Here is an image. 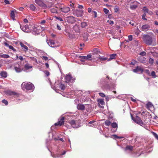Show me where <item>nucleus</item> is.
Listing matches in <instances>:
<instances>
[{"label":"nucleus","mask_w":158,"mask_h":158,"mask_svg":"<svg viewBox=\"0 0 158 158\" xmlns=\"http://www.w3.org/2000/svg\"><path fill=\"white\" fill-rule=\"evenodd\" d=\"M150 27L149 25L146 24L142 26L141 28V30L143 31H146L150 30Z\"/></svg>","instance_id":"15"},{"label":"nucleus","mask_w":158,"mask_h":158,"mask_svg":"<svg viewBox=\"0 0 158 158\" xmlns=\"http://www.w3.org/2000/svg\"><path fill=\"white\" fill-rule=\"evenodd\" d=\"M107 58L106 57H105L102 56H100L98 59L100 60V61H105L107 60Z\"/></svg>","instance_id":"34"},{"label":"nucleus","mask_w":158,"mask_h":158,"mask_svg":"<svg viewBox=\"0 0 158 158\" xmlns=\"http://www.w3.org/2000/svg\"><path fill=\"white\" fill-rule=\"evenodd\" d=\"M0 75L2 77L5 78L7 76V73L6 72L2 71L0 73Z\"/></svg>","instance_id":"24"},{"label":"nucleus","mask_w":158,"mask_h":158,"mask_svg":"<svg viewBox=\"0 0 158 158\" xmlns=\"http://www.w3.org/2000/svg\"><path fill=\"white\" fill-rule=\"evenodd\" d=\"M92 55L90 54H88L87 56H79V58L81 59V61H84L83 60H91L92 59L91 58H92Z\"/></svg>","instance_id":"6"},{"label":"nucleus","mask_w":158,"mask_h":158,"mask_svg":"<svg viewBox=\"0 0 158 158\" xmlns=\"http://www.w3.org/2000/svg\"><path fill=\"white\" fill-rule=\"evenodd\" d=\"M139 55L141 56H144L146 55V53L144 52H142L139 53Z\"/></svg>","instance_id":"44"},{"label":"nucleus","mask_w":158,"mask_h":158,"mask_svg":"<svg viewBox=\"0 0 158 158\" xmlns=\"http://www.w3.org/2000/svg\"><path fill=\"white\" fill-rule=\"evenodd\" d=\"M66 152L64 151L62 153L61 155H59L58 154H52V156L54 158H61V156L62 155H64L65 154Z\"/></svg>","instance_id":"21"},{"label":"nucleus","mask_w":158,"mask_h":158,"mask_svg":"<svg viewBox=\"0 0 158 158\" xmlns=\"http://www.w3.org/2000/svg\"><path fill=\"white\" fill-rule=\"evenodd\" d=\"M2 102L3 103H4L6 105L8 104V102L6 100H5V99L3 100L2 101Z\"/></svg>","instance_id":"48"},{"label":"nucleus","mask_w":158,"mask_h":158,"mask_svg":"<svg viewBox=\"0 0 158 158\" xmlns=\"http://www.w3.org/2000/svg\"><path fill=\"white\" fill-rule=\"evenodd\" d=\"M153 32L156 34V35H158V30L154 29L153 31Z\"/></svg>","instance_id":"54"},{"label":"nucleus","mask_w":158,"mask_h":158,"mask_svg":"<svg viewBox=\"0 0 158 158\" xmlns=\"http://www.w3.org/2000/svg\"><path fill=\"white\" fill-rule=\"evenodd\" d=\"M65 32L66 33L65 35H67L69 38H73V37L74 36L73 35L69 32L67 30H66Z\"/></svg>","instance_id":"25"},{"label":"nucleus","mask_w":158,"mask_h":158,"mask_svg":"<svg viewBox=\"0 0 158 158\" xmlns=\"http://www.w3.org/2000/svg\"><path fill=\"white\" fill-rule=\"evenodd\" d=\"M131 118L136 123L139 124H143V122L142 121L140 118L138 116H136L135 118H134L131 116Z\"/></svg>","instance_id":"10"},{"label":"nucleus","mask_w":158,"mask_h":158,"mask_svg":"<svg viewBox=\"0 0 158 158\" xmlns=\"http://www.w3.org/2000/svg\"><path fill=\"white\" fill-rule=\"evenodd\" d=\"M133 71L135 73H138L139 71L142 73L143 71V70L141 67L138 66L135 69L133 70Z\"/></svg>","instance_id":"19"},{"label":"nucleus","mask_w":158,"mask_h":158,"mask_svg":"<svg viewBox=\"0 0 158 158\" xmlns=\"http://www.w3.org/2000/svg\"><path fill=\"white\" fill-rule=\"evenodd\" d=\"M105 124L106 125L109 126L111 124V122L109 120H107L105 122Z\"/></svg>","instance_id":"41"},{"label":"nucleus","mask_w":158,"mask_h":158,"mask_svg":"<svg viewBox=\"0 0 158 158\" xmlns=\"http://www.w3.org/2000/svg\"><path fill=\"white\" fill-rule=\"evenodd\" d=\"M150 76H152L153 78H155L156 77L155 72L152 71Z\"/></svg>","instance_id":"38"},{"label":"nucleus","mask_w":158,"mask_h":158,"mask_svg":"<svg viewBox=\"0 0 158 158\" xmlns=\"http://www.w3.org/2000/svg\"><path fill=\"white\" fill-rule=\"evenodd\" d=\"M112 138H114V139H121V138H123V137H122V136H118L117 135H112Z\"/></svg>","instance_id":"30"},{"label":"nucleus","mask_w":158,"mask_h":158,"mask_svg":"<svg viewBox=\"0 0 158 158\" xmlns=\"http://www.w3.org/2000/svg\"><path fill=\"white\" fill-rule=\"evenodd\" d=\"M51 11L52 13H56L57 12V8L56 7L52 8L51 9Z\"/></svg>","instance_id":"29"},{"label":"nucleus","mask_w":158,"mask_h":158,"mask_svg":"<svg viewBox=\"0 0 158 158\" xmlns=\"http://www.w3.org/2000/svg\"><path fill=\"white\" fill-rule=\"evenodd\" d=\"M15 11H12L10 13V16L12 19L14 20L15 19Z\"/></svg>","instance_id":"33"},{"label":"nucleus","mask_w":158,"mask_h":158,"mask_svg":"<svg viewBox=\"0 0 158 158\" xmlns=\"http://www.w3.org/2000/svg\"><path fill=\"white\" fill-rule=\"evenodd\" d=\"M99 95H100V96L101 97H105V95L103 93H99Z\"/></svg>","instance_id":"49"},{"label":"nucleus","mask_w":158,"mask_h":158,"mask_svg":"<svg viewBox=\"0 0 158 158\" xmlns=\"http://www.w3.org/2000/svg\"><path fill=\"white\" fill-rule=\"evenodd\" d=\"M128 39L130 41H131L132 40V36L131 35H129L128 36Z\"/></svg>","instance_id":"53"},{"label":"nucleus","mask_w":158,"mask_h":158,"mask_svg":"<svg viewBox=\"0 0 158 158\" xmlns=\"http://www.w3.org/2000/svg\"><path fill=\"white\" fill-rule=\"evenodd\" d=\"M22 87L23 89L33 91L34 89V85L30 82H24L22 84Z\"/></svg>","instance_id":"2"},{"label":"nucleus","mask_w":158,"mask_h":158,"mask_svg":"<svg viewBox=\"0 0 158 158\" xmlns=\"http://www.w3.org/2000/svg\"><path fill=\"white\" fill-rule=\"evenodd\" d=\"M138 60L143 64H145L147 62L146 58L143 56H139L137 58Z\"/></svg>","instance_id":"13"},{"label":"nucleus","mask_w":158,"mask_h":158,"mask_svg":"<svg viewBox=\"0 0 158 158\" xmlns=\"http://www.w3.org/2000/svg\"><path fill=\"white\" fill-rule=\"evenodd\" d=\"M4 2L6 4H9L10 3L9 1L8 0H5Z\"/></svg>","instance_id":"61"},{"label":"nucleus","mask_w":158,"mask_h":158,"mask_svg":"<svg viewBox=\"0 0 158 158\" xmlns=\"http://www.w3.org/2000/svg\"><path fill=\"white\" fill-rule=\"evenodd\" d=\"M149 63L151 65H152L153 64L154 62V60L153 59L150 58L149 59Z\"/></svg>","instance_id":"40"},{"label":"nucleus","mask_w":158,"mask_h":158,"mask_svg":"<svg viewBox=\"0 0 158 158\" xmlns=\"http://www.w3.org/2000/svg\"><path fill=\"white\" fill-rule=\"evenodd\" d=\"M68 20L70 23H72L74 20V18L72 16H70L68 18Z\"/></svg>","instance_id":"27"},{"label":"nucleus","mask_w":158,"mask_h":158,"mask_svg":"<svg viewBox=\"0 0 158 158\" xmlns=\"http://www.w3.org/2000/svg\"><path fill=\"white\" fill-rule=\"evenodd\" d=\"M59 87H60V88L62 90H64L65 88V86L64 85H63L62 84H61L60 85Z\"/></svg>","instance_id":"35"},{"label":"nucleus","mask_w":158,"mask_h":158,"mask_svg":"<svg viewBox=\"0 0 158 158\" xmlns=\"http://www.w3.org/2000/svg\"><path fill=\"white\" fill-rule=\"evenodd\" d=\"M87 10L88 12L89 13L91 12L92 10V9L91 8H88Z\"/></svg>","instance_id":"56"},{"label":"nucleus","mask_w":158,"mask_h":158,"mask_svg":"<svg viewBox=\"0 0 158 158\" xmlns=\"http://www.w3.org/2000/svg\"><path fill=\"white\" fill-rule=\"evenodd\" d=\"M138 3L137 2H134L133 4L131 5L130 6V8L132 10L135 9L138 6Z\"/></svg>","instance_id":"20"},{"label":"nucleus","mask_w":158,"mask_h":158,"mask_svg":"<svg viewBox=\"0 0 158 158\" xmlns=\"http://www.w3.org/2000/svg\"><path fill=\"white\" fill-rule=\"evenodd\" d=\"M103 11L106 14H107L108 13L109 10L107 9L104 8L103 9Z\"/></svg>","instance_id":"47"},{"label":"nucleus","mask_w":158,"mask_h":158,"mask_svg":"<svg viewBox=\"0 0 158 158\" xmlns=\"http://www.w3.org/2000/svg\"><path fill=\"white\" fill-rule=\"evenodd\" d=\"M83 36H84V40L85 41H87L88 40V37H87V36H86V37H84V35Z\"/></svg>","instance_id":"63"},{"label":"nucleus","mask_w":158,"mask_h":158,"mask_svg":"<svg viewBox=\"0 0 158 158\" xmlns=\"http://www.w3.org/2000/svg\"><path fill=\"white\" fill-rule=\"evenodd\" d=\"M44 29V28L40 26H37L33 29V33L35 35L38 34Z\"/></svg>","instance_id":"5"},{"label":"nucleus","mask_w":158,"mask_h":158,"mask_svg":"<svg viewBox=\"0 0 158 158\" xmlns=\"http://www.w3.org/2000/svg\"><path fill=\"white\" fill-rule=\"evenodd\" d=\"M45 74L47 76H48L49 75V73L48 71H46L45 72Z\"/></svg>","instance_id":"64"},{"label":"nucleus","mask_w":158,"mask_h":158,"mask_svg":"<svg viewBox=\"0 0 158 158\" xmlns=\"http://www.w3.org/2000/svg\"><path fill=\"white\" fill-rule=\"evenodd\" d=\"M145 72L148 75H150V73L149 70L148 69H145Z\"/></svg>","instance_id":"52"},{"label":"nucleus","mask_w":158,"mask_h":158,"mask_svg":"<svg viewBox=\"0 0 158 158\" xmlns=\"http://www.w3.org/2000/svg\"><path fill=\"white\" fill-rule=\"evenodd\" d=\"M60 11L64 13H68L70 10V9L69 7L67 6H60L59 7Z\"/></svg>","instance_id":"8"},{"label":"nucleus","mask_w":158,"mask_h":158,"mask_svg":"<svg viewBox=\"0 0 158 158\" xmlns=\"http://www.w3.org/2000/svg\"><path fill=\"white\" fill-rule=\"evenodd\" d=\"M57 28L59 30H61V27L58 25H57Z\"/></svg>","instance_id":"62"},{"label":"nucleus","mask_w":158,"mask_h":158,"mask_svg":"<svg viewBox=\"0 0 158 158\" xmlns=\"http://www.w3.org/2000/svg\"><path fill=\"white\" fill-rule=\"evenodd\" d=\"M33 66L32 65L29 63H27L24 64L23 70L26 73H28L31 71L33 70Z\"/></svg>","instance_id":"4"},{"label":"nucleus","mask_w":158,"mask_h":158,"mask_svg":"<svg viewBox=\"0 0 158 158\" xmlns=\"http://www.w3.org/2000/svg\"><path fill=\"white\" fill-rule=\"evenodd\" d=\"M81 25L82 28H85L87 26V24L86 22H83L81 23Z\"/></svg>","instance_id":"31"},{"label":"nucleus","mask_w":158,"mask_h":158,"mask_svg":"<svg viewBox=\"0 0 158 158\" xmlns=\"http://www.w3.org/2000/svg\"><path fill=\"white\" fill-rule=\"evenodd\" d=\"M78 7L80 9H82L83 8V6L82 5H79Z\"/></svg>","instance_id":"57"},{"label":"nucleus","mask_w":158,"mask_h":158,"mask_svg":"<svg viewBox=\"0 0 158 158\" xmlns=\"http://www.w3.org/2000/svg\"><path fill=\"white\" fill-rule=\"evenodd\" d=\"M116 56L115 54H113L111 55L110 56V58L108 60V61H109L110 60H112L114 59Z\"/></svg>","instance_id":"32"},{"label":"nucleus","mask_w":158,"mask_h":158,"mask_svg":"<svg viewBox=\"0 0 158 158\" xmlns=\"http://www.w3.org/2000/svg\"><path fill=\"white\" fill-rule=\"evenodd\" d=\"M85 106L84 105L79 104L77 105V108L78 110H84L85 109Z\"/></svg>","instance_id":"22"},{"label":"nucleus","mask_w":158,"mask_h":158,"mask_svg":"<svg viewBox=\"0 0 158 158\" xmlns=\"http://www.w3.org/2000/svg\"><path fill=\"white\" fill-rule=\"evenodd\" d=\"M93 12L94 13V17L95 18L97 17V14L96 12L95 11H93Z\"/></svg>","instance_id":"59"},{"label":"nucleus","mask_w":158,"mask_h":158,"mask_svg":"<svg viewBox=\"0 0 158 158\" xmlns=\"http://www.w3.org/2000/svg\"><path fill=\"white\" fill-rule=\"evenodd\" d=\"M30 8L31 10H35V7L33 4H31L30 6Z\"/></svg>","instance_id":"39"},{"label":"nucleus","mask_w":158,"mask_h":158,"mask_svg":"<svg viewBox=\"0 0 158 158\" xmlns=\"http://www.w3.org/2000/svg\"><path fill=\"white\" fill-rule=\"evenodd\" d=\"M30 58H31V60H33V61H35L36 63L37 62V60L35 58V57H30Z\"/></svg>","instance_id":"50"},{"label":"nucleus","mask_w":158,"mask_h":158,"mask_svg":"<svg viewBox=\"0 0 158 158\" xmlns=\"http://www.w3.org/2000/svg\"><path fill=\"white\" fill-rule=\"evenodd\" d=\"M64 118L62 117L60 120H59L57 123L55 124V126H61L64 124Z\"/></svg>","instance_id":"14"},{"label":"nucleus","mask_w":158,"mask_h":158,"mask_svg":"<svg viewBox=\"0 0 158 158\" xmlns=\"http://www.w3.org/2000/svg\"><path fill=\"white\" fill-rule=\"evenodd\" d=\"M98 102L101 104L102 105H103L105 104V102L104 101V100L102 99H99L98 100Z\"/></svg>","instance_id":"28"},{"label":"nucleus","mask_w":158,"mask_h":158,"mask_svg":"<svg viewBox=\"0 0 158 158\" xmlns=\"http://www.w3.org/2000/svg\"><path fill=\"white\" fill-rule=\"evenodd\" d=\"M41 57L45 61L48 60V57L44 56H41Z\"/></svg>","instance_id":"46"},{"label":"nucleus","mask_w":158,"mask_h":158,"mask_svg":"<svg viewBox=\"0 0 158 158\" xmlns=\"http://www.w3.org/2000/svg\"><path fill=\"white\" fill-rule=\"evenodd\" d=\"M143 10L145 12H147V13L148 10V9L146 7H144L143 8Z\"/></svg>","instance_id":"45"},{"label":"nucleus","mask_w":158,"mask_h":158,"mask_svg":"<svg viewBox=\"0 0 158 158\" xmlns=\"http://www.w3.org/2000/svg\"><path fill=\"white\" fill-rule=\"evenodd\" d=\"M20 28L24 32H28L30 31V30L27 24H24L23 26H20Z\"/></svg>","instance_id":"11"},{"label":"nucleus","mask_w":158,"mask_h":158,"mask_svg":"<svg viewBox=\"0 0 158 158\" xmlns=\"http://www.w3.org/2000/svg\"><path fill=\"white\" fill-rule=\"evenodd\" d=\"M146 17V14L144 13L142 16V19L143 20H147V19L145 18Z\"/></svg>","instance_id":"43"},{"label":"nucleus","mask_w":158,"mask_h":158,"mask_svg":"<svg viewBox=\"0 0 158 158\" xmlns=\"http://www.w3.org/2000/svg\"><path fill=\"white\" fill-rule=\"evenodd\" d=\"M20 44L21 47L22 49L25 52H27L28 50V48L27 46L25 45L22 42L20 43Z\"/></svg>","instance_id":"17"},{"label":"nucleus","mask_w":158,"mask_h":158,"mask_svg":"<svg viewBox=\"0 0 158 158\" xmlns=\"http://www.w3.org/2000/svg\"><path fill=\"white\" fill-rule=\"evenodd\" d=\"M152 134L158 140V135L155 133L153 132H152Z\"/></svg>","instance_id":"42"},{"label":"nucleus","mask_w":158,"mask_h":158,"mask_svg":"<svg viewBox=\"0 0 158 158\" xmlns=\"http://www.w3.org/2000/svg\"><path fill=\"white\" fill-rule=\"evenodd\" d=\"M108 22H109L110 24L111 25L113 24H114V22L113 21H108Z\"/></svg>","instance_id":"58"},{"label":"nucleus","mask_w":158,"mask_h":158,"mask_svg":"<svg viewBox=\"0 0 158 158\" xmlns=\"http://www.w3.org/2000/svg\"><path fill=\"white\" fill-rule=\"evenodd\" d=\"M111 126L114 128H117V124L115 123H113L111 124Z\"/></svg>","instance_id":"36"},{"label":"nucleus","mask_w":158,"mask_h":158,"mask_svg":"<svg viewBox=\"0 0 158 158\" xmlns=\"http://www.w3.org/2000/svg\"><path fill=\"white\" fill-rule=\"evenodd\" d=\"M14 69L17 73H20L23 70L21 67V66L19 65H18V66H15Z\"/></svg>","instance_id":"16"},{"label":"nucleus","mask_w":158,"mask_h":158,"mask_svg":"<svg viewBox=\"0 0 158 158\" xmlns=\"http://www.w3.org/2000/svg\"><path fill=\"white\" fill-rule=\"evenodd\" d=\"M147 105L148 107H151L152 106V105L151 102L148 103Z\"/></svg>","instance_id":"51"},{"label":"nucleus","mask_w":158,"mask_h":158,"mask_svg":"<svg viewBox=\"0 0 158 158\" xmlns=\"http://www.w3.org/2000/svg\"><path fill=\"white\" fill-rule=\"evenodd\" d=\"M135 33L136 35H137L139 34V32L138 29L136 31H135Z\"/></svg>","instance_id":"55"},{"label":"nucleus","mask_w":158,"mask_h":158,"mask_svg":"<svg viewBox=\"0 0 158 158\" xmlns=\"http://www.w3.org/2000/svg\"><path fill=\"white\" fill-rule=\"evenodd\" d=\"M47 42L48 44L51 47H54L55 43L54 41L52 40H47Z\"/></svg>","instance_id":"18"},{"label":"nucleus","mask_w":158,"mask_h":158,"mask_svg":"<svg viewBox=\"0 0 158 158\" xmlns=\"http://www.w3.org/2000/svg\"><path fill=\"white\" fill-rule=\"evenodd\" d=\"M143 39L145 43L147 45L154 46L156 44L155 42L153 43L152 38L149 35H144L143 36Z\"/></svg>","instance_id":"1"},{"label":"nucleus","mask_w":158,"mask_h":158,"mask_svg":"<svg viewBox=\"0 0 158 158\" xmlns=\"http://www.w3.org/2000/svg\"><path fill=\"white\" fill-rule=\"evenodd\" d=\"M10 57V56L7 54H3L1 55V57L4 58H7Z\"/></svg>","instance_id":"37"},{"label":"nucleus","mask_w":158,"mask_h":158,"mask_svg":"<svg viewBox=\"0 0 158 158\" xmlns=\"http://www.w3.org/2000/svg\"><path fill=\"white\" fill-rule=\"evenodd\" d=\"M133 147L130 145H127L126 146V148L125 149V150L126 151L127 150H129L131 151L133 149Z\"/></svg>","instance_id":"26"},{"label":"nucleus","mask_w":158,"mask_h":158,"mask_svg":"<svg viewBox=\"0 0 158 158\" xmlns=\"http://www.w3.org/2000/svg\"><path fill=\"white\" fill-rule=\"evenodd\" d=\"M147 13L149 15H152L153 14V13L152 12V11H149L148 10V12H147Z\"/></svg>","instance_id":"60"},{"label":"nucleus","mask_w":158,"mask_h":158,"mask_svg":"<svg viewBox=\"0 0 158 158\" xmlns=\"http://www.w3.org/2000/svg\"><path fill=\"white\" fill-rule=\"evenodd\" d=\"M65 79L66 80L65 81L66 83H69V82L72 83L74 82L75 80V79L69 74L66 75Z\"/></svg>","instance_id":"9"},{"label":"nucleus","mask_w":158,"mask_h":158,"mask_svg":"<svg viewBox=\"0 0 158 158\" xmlns=\"http://www.w3.org/2000/svg\"><path fill=\"white\" fill-rule=\"evenodd\" d=\"M35 2L38 6L43 8H45L46 6L42 1V0H35Z\"/></svg>","instance_id":"12"},{"label":"nucleus","mask_w":158,"mask_h":158,"mask_svg":"<svg viewBox=\"0 0 158 158\" xmlns=\"http://www.w3.org/2000/svg\"><path fill=\"white\" fill-rule=\"evenodd\" d=\"M84 13V10H83L78 11L76 14V15L77 17H81L83 16Z\"/></svg>","instance_id":"23"},{"label":"nucleus","mask_w":158,"mask_h":158,"mask_svg":"<svg viewBox=\"0 0 158 158\" xmlns=\"http://www.w3.org/2000/svg\"><path fill=\"white\" fill-rule=\"evenodd\" d=\"M69 123L74 128H78L81 126L80 121L79 120H70L69 121Z\"/></svg>","instance_id":"3"},{"label":"nucleus","mask_w":158,"mask_h":158,"mask_svg":"<svg viewBox=\"0 0 158 158\" xmlns=\"http://www.w3.org/2000/svg\"><path fill=\"white\" fill-rule=\"evenodd\" d=\"M7 94L11 96H13L15 98L18 97L19 96V94L15 91L11 90H8L6 92Z\"/></svg>","instance_id":"7"}]
</instances>
